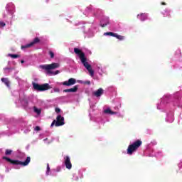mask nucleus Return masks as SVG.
Masks as SVG:
<instances>
[{"instance_id":"f257e3e1","label":"nucleus","mask_w":182,"mask_h":182,"mask_svg":"<svg viewBox=\"0 0 182 182\" xmlns=\"http://www.w3.org/2000/svg\"><path fill=\"white\" fill-rule=\"evenodd\" d=\"M74 52L76 55H77L80 59L81 63H82L83 66L88 70L90 76H94L95 75V71L93 69H92V65L87 63V58H86V56L85 55V53L82 51V50L75 48H74Z\"/></svg>"},{"instance_id":"f03ea898","label":"nucleus","mask_w":182,"mask_h":182,"mask_svg":"<svg viewBox=\"0 0 182 182\" xmlns=\"http://www.w3.org/2000/svg\"><path fill=\"white\" fill-rule=\"evenodd\" d=\"M59 68V63H53L49 65H40V68L43 70H46L47 75H58L60 72L59 70H56L55 73L52 71L53 69H58Z\"/></svg>"},{"instance_id":"7ed1b4c3","label":"nucleus","mask_w":182,"mask_h":182,"mask_svg":"<svg viewBox=\"0 0 182 182\" xmlns=\"http://www.w3.org/2000/svg\"><path fill=\"white\" fill-rule=\"evenodd\" d=\"M2 159L9 163H11V164H13V166H23V167H25L28 166V164L31 163V156H28L23 162L19 160H12L11 158L6 156H3Z\"/></svg>"},{"instance_id":"20e7f679","label":"nucleus","mask_w":182,"mask_h":182,"mask_svg":"<svg viewBox=\"0 0 182 182\" xmlns=\"http://www.w3.org/2000/svg\"><path fill=\"white\" fill-rule=\"evenodd\" d=\"M141 144H143V141H141V140L138 139L135 141L133 144L128 146V148L127 149V154L129 156H132V154H133L134 151H137Z\"/></svg>"},{"instance_id":"39448f33","label":"nucleus","mask_w":182,"mask_h":182,"mask_svg":"<svg viewBox=\"0 0 182 182\" xmlns=\"http://www.w3.org/2000/svg\"><path fill=\"white\" fill-rule=\"evenodd\" d=\"M33 87L35 90H38V92H45V90H49V89H52V87H50L48 83L39 85L36 82H33Z\"/></svg>"},{"instance_id":"423d86ee","label":"nucleus","mask_w":182,"mask_h":182,"mask_svg":"<svg viewBox=\"0 0 182 182\" xmlns=\"http://www.w3.org/2000/svg\"><path fill=\"white\" fill-rule=\"evenodd\" d=\"M63 124H65V118L62 115H58L56 120H53L51 123L50 127H53L55 125L56 127H59V126H63Z\"/></svg>"},{"instance_id":"0eeeda50","label":"nucleus","mask_w":182,"mask_h":182,"mask_svg":"<svg viewBox=\"0 0 182 182\" xmlns=\"http://www.w3.org/2000/svg\"><path fill=\"white\" fill-rule=\"evenodd\" d=\"M39 42H41V39L36 37L30 43L21 46V49H28V48H32V46L36 45V43H39Z\"/></svg>"},{"instance_id":"6e6552de","label":"nucleus","mask_w":182,"mask_h":182,"mask_svg":"<svg viewBox=\"0 0 182 182\" xmlns=\"http://www.w3.org/2000/svg\"><path fill=\"white\" fill-rule=\"evenodd\" d=\"M76 84V79L70 78L68 81H64L62 82L63 86H73V85Z\"/></svg>"},{"instance_id":"1a4fd4ad","label":"nucleus","mask_w":182,"mask_h":182,"mask_svg":"<svg viewBox=\"0 0 182 182\" xmlns=\"http://www.w3.org/2000/svg\"><path fill=\"white\" fill-rule=\"evenodd\" d=\"M64 163L66 168H68V170H70V168H72V162H70V158L69 157V156H65L64 157Z\"/></svg>"},{"instance_id":"9d476101","label":"nucleus","mask_w":182,"mask_h":182,"mask_svg":"<svg viewBox=\"0 0 182 182\" xmlns=\"http://www.w3.org/2000/svg\"><path fill=\"white\" fill-rule=\"evenodd\" d=\"M79 89V85H75L73 88L66 89L63 90L64 93H75L77 92Z\"/></svg>"},{"instance_id":"9b49d317","label":"nucleus","mask_w":182,"mask_h":182,"mask_svg":"<svg viewBox=\"0 0 182 182\" xmlns=\"http://www.w3.org/2000/svg\"><path fill=\"white\" fill-rule=\"evenodd\" d=\"M103 93H104L103 88H99L97 91L94 92L92 95L94 96H96V97H100V96H102Z\"/></svg>"},{"instance_id":"f8f14e48","label":"nucleus","mask_w":182,"mask_h":182,"mask_svg":"<svg viewBox=\"0 0 182 182\" xmlns=\"http://www.w3.org/2000/svg\"><path fill=\"white\" fill-rule=\"evenodd\" d=\"M1 82H3L7 87H11V81H9L8 78H1Z\"/></svg>"},{"instance_id":"ddd939ff","label":"nucleus","mask_w":182,"mask_h":182,"mask_svg":"<svg viewBox=\"0 0 182 182\" xmlns=\"http://www.w3.org/2000/svg\"><path fill=\"white\" fill-rule=\"evenodd\" d=\"M137 16H138V18L142 21H146V19H147V14H138Z\"/></svg>"},{"instance_id":"4468645a","label":"nucleus","mask_w":182,"mask_h":182,"mask_svg":"<svg viewBox=\"0 0 182 182\" xmlns=\"http://www.w3.org/2000/svg\"><path fill=\"white\" fill-rule=\"evenodd\" d=\"M104 113L106 114H117V112L112 111L109 108L105 109Z\"/></svg>"},{"instance_id":"2eb2a0df","label":"nucleus","mask_w":182,"mask_h":182,"mask_svg":"<svg viewBox=\"0 0 182 182\" xmlns=\"http://www.w3.org/2000/svg\"><path fill=\"white\" fill-rule=\"evenodd\" d=\"M109 23V20H106L105 23L104 21H102L100 23V26H102V28H105V26H107Z\"/></svg>"},{"instance_id":"dca6fc26","label":"nucleus","mask_w":182,"mask_h":182,"mask_svg":"<svg viewBox=\"0 0 182 182\" xmlns=\"http://www.w3.org/2000/svg\"><path fill=\"white\" fill-rule=\"evenodd\" d=\"M105 36H113L114 38L116 36V33L113 32H106L104 33Z\"/></svg>"},{"instance_id":"f3484780","label":"nucleus","mask_w":182,"mask_h":182,"mask_svg":"<svg viewBox=\"0 0 182 182\" xmlns=\"http://www.w3.org/2000/svg\"><path fill=\"white\" fill-rule=\"evenodd\" d=\"M117 39H119V41H124V36L122 35H119L117 33L115 34V37Z\"/></svg>"},{"instance_id":"a211bd4d","label":"nucleus","mask_w":182,"mask_h":182,"mask_svg":"<svg viewBox=\"0 0 182 182\" xmlns=\"http://www.w3.org/2000/svg\"><path fill=\"white\" fill-rule=\"evenodd\" d=\"M8 56H9V58H12L13 59L19 58V55L18 54H8Z\"/></svg>"},{"instance_id":"6ab92c4d","label":"nucleus","mask_w":182,"mask_h":182,"mask_svg":"<svg viewBox=\"0 0 182 182\" xmlns=\"http://www.w3.org/2000/svg\"><path fill=\"white\" fill-rule=\"evenodd\" d=\"M5 154H6V156H11V154H12V150L6 149Z\"/></svg>"},{"instance_id":"aec40b11","label":"nucleus","mask_w":182,"mask_h":182,"mask_svg":"<svg viewBox=\"0 0 182 182\" xmlns=\"http://www.w3.org/2000/svg\"><path fill=\"white\" fill-rule=\"evenodd\" d=\"M48 53H49V55H50L51 59H53V58H55V53H53V51H49Z\"/></svg>"},{"instance_id":"412c9836","label":"nucleus","mask_w":182,"mask_h":182,"mask_svg":"<svg viewBox=\"0 0 182 182\" xmlns=\"http://www.w3.org/2000/svg\"><path fill=\"white\" fill-rule=\"evenodd\" d=\"M6 24L4 22V21H0V26H1L2 28H4V26H5Z\"/></svg>"},{"instance_id":"4be33fe9","label":"nucleus","mask_w":182,"mask_h":182,"mask_svg":"<svg viewBox=\"0 0 182 182\" xmlns=\"http://www.w3.org/2000/svg\"><path fill=\"white\" fill-rule=\"evenodd\" d=\"M34 111L36 112V113H37L38 114H41V109H35Z\"/></svg>"},{"instance_id":"5701e85b","label":"nucleus","mask_w":182,"mask_h":182,"mask_svg":"<svg viewBox=\"0 0 182 182\" xmlns=\"http://www.w3.org/2000/svg\"><path fill=\"white\" fill-rule=\"evenodd\" d=\"M55 113H60V109L57 107L55 109Z\"/></svg>"},{"instance_id":"b1692460","label":"nucleus","mask_w":182,"mask_h":182,"mask_svg":"<svg viewBox=\"0 0 182 182\" xmlns=\"http://www.w3.org/2000/svg\"><path fill=\"white\" fill-rule=\"evenodd\" d=\"M50 171V168L49 167V164H47V174Z\"/></svg>"},{"instance_id":"393cba45","label":"nucleus","mask_w":182,"mask_h":182,"mask_svg":"<svg viewBox=\"0 0 182 182\" xmlns=\"http://www.w3.org/2000/svg\"><path fill=\"white\" fill-rule=\"evenodd\" d=\"M84 85H90V81L87 80L83 82Z\"/></svg>"},{"instance_id":"a878e982","label":"nucleus","mask_w":182,"mask_h":182,"mask_svg":"<svg viewBox=\"0 0 182 182\" xmlns=\"http://www.w3.org/2000/svg\"><path fill=\"white\" fill-rule=\"evenodd\" d=\"M35 130H36V132H39V130H41V127L39 126L36 127Z\"/></svg>"},{"instance_id":"bb28decb","label":"nucleus","mask_w":182,"mask_h":182,"mask_svg":"<svg viewBox=\"0 0 182 182\" xmlns=\"http://www.w3.org/2000/svg\"><path fill=\"white\" fill-rule=\"evenodd\" d=\"M165 13L166 14L168 18H170V17H171V16H170V12H168V11L167 12V11H165Z\"/></svg>"},{"instance_id":"cd10ccee","label":"nucleus","mask_w":182,"mask_h":182,"mask_svg":"<svg viewBox=\"0 0 182 182\" xmlns=\"http://www.w3.org/2000/svg\"><path fill=\"white\" fill-rule=\"evenodd\" d=\"M54 92H60L59 88H55V89H54Z\"/></svg>"},{"instance_id":"c85d7f7f","label":"nucleus","mask_w":182,"mask_h":182,"mask_svg":"<svg viewBox=\"0 0 182 182\" xmlns=\"http://www.w3.org/2000/svg\"><path fill=\"white\" fill-rule=\"evenodd\" d=\"M161 5H166V2H161Z\"/></svg>"},{"instance_id":"c756f323","label":"nucleus","mask_w":182,"mask_h":182,"mask_svg":"<svg viewBox=\"0 0 182 182\" xmlns=\"http://www.w3.org/2000/svg\"><path fill=\"white\" fill-rule=\"evenodd\" d=\"M21 63H25V60H22Z\"/></svg>"},{"instance_id":"7c9ffc66","label":"nucleus","mask_w":182,"mask_h":182,"mask_svg":"<svg viewBox=\"0 0 182 182\" xmlns=\"http://www.w3.org/2000/svg\"><path fill=\"white\" fill-rule=\"evenodd\" d=\"M6 69H7V70H12L11 68H6Z\"/></svg>"},{"instance_id":"2f4dec72","label":"nucleus","mask_w":182,"mask_h":182,"mask_svg":"<svg viewBox=\"0 0 182 182\" xmlns=\"http://www.w3.org/2000/svg\"><path fill=\"white\" fill-rule=\"evenodd\" d=\"M163 14V15H164V13H162Z\"/></svg>"}]
</instances>
